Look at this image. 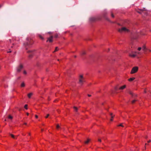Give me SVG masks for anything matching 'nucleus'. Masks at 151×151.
Wrapping results in <instances>:
<instances>
[{
    "label": "nucleus",
    "instance_id": "9d476101",
    "mask_svg": "<svg viewBox=\"0 0 151 151\" xmlns=\"http://www.w3.org/2000/svg\"><path fill=\"white\" fill-rule=\"evenodd\" d=\"M126 87V86L125 85L119 88V89H121V90H123V89H124V88H125Z\"/></svg>",
    "mask_w": 151,
    "mask_h": 151
},
{
    "label": "nucleus",
    "instance_id": "f03ea898",
    "mask_svg": "<svg viewBox=\"0 0 151 151\" xmlns=\"http://www.w3.org/2000/svg\"><path fill=\"white\" fill-rule=\"evenodd\" d=\"M83 77L82 75H80L79 77V83L80 85H82L83 82Z\"/></svg>",
    "mask_w": 151,
    "mask_h": 151
},
{
    "label": "nucleus",
    "instance_id": "c756f323",
    "mask_svg": "<svg viewBox=\"0 0 151 151\" xmlns=\"http://www.w3.org/2000/svg\"><path fill=\"white\" fill-rule=\"evenodd\" d=\"M49 116V114H47V116H45V118H47Z\"/></svg>",
    "mask_w": 151,
    "mask_h": 151
},
{
    "label": "nucleus",
    "instance_id": "6e6552de",
    "mask_svg": "<svg viewBox=\"0 0 151 151\" xmlns=\"http://www.w3.org/2000/svg\"><path fill=\"white\" fill-rule=\"evenodd\" d=\"M107 14V13L106 12H105L104 14V17L105 18V19L107 20L108 21H110L109 19L107 18L106 17V15Z\"/></svg>",
    "mask_w": 151,
    "mask_h": 151
},
{
    "label": "nucleus",
    "instance_id": "72a5a7b5",
    "mask_svg": "<svg viewBox=\"0 0 151 151\" xmlns=\"http://www.w3.org/2000/svg\"><path fill=\"white\" fill-rule=\"evenodd\" d=\"M24 45H29V44L28 43H27V44H24Z\"/></svg>",
    "mask_w": 151,
    "mask_h": 151
},
{
    "label": "nucleus",
    "instance_id": "49530a36",
    "mask_svg": "<svg viewBox=\"0 0 151 151\" xmlns=\"http://www.w3.org/2000/svg\"><path fill=\"white\" fill-rule=\"evenodd\" d=\"M29 135H30V133H29Z\"/></svg>",
    "mask_w": 151,
    "mask_h": 151
},
{
    "label": "nucleus",
    "instance_id": "a878e982",
    "mask_svg": "<svg viewBox=\"0 0 151 151\" xmlns=\"http://www.w3.org/2000/svg\"><path fill=\"white\" fill-rule=\"evenodd\" d=\"M56 128L57 129H59L60 128V126L58 124L56 126Z\"/></svg>",
    "mask_w": 151,
    "mask_h": 151
},
{
    "label": "nucleus",
    "instance_id": "2f4dec72",
    "mask_svg": "<svg viewBox=\"0 0 151 151\" xmlns=\"http://www.w3.org/2000/svg\"><path fill=\"white\" fill-rule=\"evenodd\" d=\"M24 74H26V73H27L25 71H24Z\"/></svg>",
    "mask_w": 151,
    "mask_h": 151
},
{
    "label": "nucleus",
    "instance_id": "a19ab883",
    "mask_svg": "<svg viewBox=\"0 0 151 151\" xmlns=\"http://www.w3.org/2000/svg\"><path fill=\"white\" fill-rule=\"evenodd\" d=\"M24 125H26L27 124V123H24Z\"/></svg>",
    "mask_w": 151,
    "mask_h": 151
},
{
    "label": "nucleus",
    "instance_id": "ddd939ff",
    "mask_svg": "<svg viewBox=\"0 0 151 151\" xmlns=\"http://www.w3.org/2000/svg\"><path fill=\"white\" fill-rule=\"evenodd\" d=\"M10 136L11 137L13 138L14 139H17L16 137H15L14 135L12 134H11Z\"/></svg>",
    "mask_w": 151,
    "mask_h": 151
},
{
    "label": "nucleus",
    "instance_id": "f8f14e48",
    "mask_svg": "<svg viewBox=\"0 0 151 151\" xmlns=\"http://www.w3.org/2000/svg\"><path fill=\"white\" fill-rule=\"evenodd\" d=\"M32 93H30L28 94V97L30 98L32 96Z\"/></svg>",
    "mask_w": 151,
    "mask_h": 151
},
{
    "label": "nucleus",
    "instance_id": "aec40b11",
    "mask_svg": "<svg viewBox=\"0 0 151 151\" xmlns=\"http://www.w3.org/2000/svg\"><path fill=\"white\" fill-rule=\"evenodd\" d=\"M24 108L26 109H28V108H27V104H25L24 105Z\"/></svg>",
    "mask_w": 151,
    "mask_h": 151
},
{
    "label": "nucleus",
    "instance_id": "0eeeda50",
    "mask_svg": "<svg viewBox=\"0 0 151 151\" xmlns=\"http://www.w3.org/2000/svg\"><path fill=\"white\" fill-rule=\"evenodd\" d=\"M129 93L130 95H131L132 97H134V96H137L136 95L134 94L133 92L131 91H130L129 92Z\"/></svg>",
    "mask_w": 151,
    "mask_h": 151
},
{
    "label": "nucleus",
    "instance_id": "b1692460",
    "mask_svg": "<svg viewBox=\"0 0 151 151\" xmlns=\"http://www.w3.org/2000/svg\"><path fill=\"white\" fill-rule=\"evenodd\" d=\"M110 115L111 116V118L112 119L114 117V116H113V114L112 113H111L110 114Z\"/></svg>",
    "mask_w": 151,
    "mask_h": 151
},
{
    "label": "nucleus",
    "instance_id": "423d86ee",
    "mask_svg": "<svg viewBox=\"0 0 151 151\" xmlns=\"http://www.w3.org/2000/svg\"><path fill=\"white\" fill-rule=\"evenodd\" d=\"M52 36H51L49 38H48L47 42L49 41L50 42H52Z\"/></svg>",
    "mask_w": 151,
    "mask_h": 151
},
{
    "label": "nucleus",
    "instance_id": "f3484780",
    "mask_svg": "<svg viewBox=\"0 0 151 151\" xmlns=\"http://www.w3.org/2000/svg\"><path fill=\"white\" fill-rule=\"evenodd\" d=\"M90 140V139H87V140L86 141V142H85L86 144H88Z\"/></svg>",
    "mask_w": 151,
    "mask_h": 151
},
{
    "label": "nucleus",
    "instance_id": "a211bd4d",
    "mask_svg": "<svg viewBox=\"0 0 151 151\" xmlns=\"http://www.w3.org/2000/svg\"><path fill=\"white\" fill-rule=\"evenodd\" d=\"M73 108L74 109V110L76 111H77V110H78V108L76 107H75V106H74L73 107Z\"/></svg>",
    "mask_w": 151,
    "mask_h": 151
},
{
    "label": "nucleus",
    "instance_id": "39448f33",
    "mask_svg": "<svg viewBox=\"0 0 151 151\" xmlns=\"http://www.w3.org/2000/svg\"><path fill=\"white\" fill-rule=\"evenodd\" d=\"M23 66L22 65H20L17 68V71L19 72L21 70Z\"/></svg>",
    "mask_w": 151,
    "mask_h": 151
},
{
    "label": "nucleus",
    "instance_id": "1a4fd4ad",
    "mask_svg": "<svg viewBox=\"0 0 151 151\" xmlns=\"http://www.w3.org/2000/svg\"><path fill=\"white\" fill-rule=\"evenodd\" d=\"M144 10H144L143 9H141L139 10V11H138L137 12L141 14L142 12H143Z\"/></svg>",
    "mask_w": 151,
    "mask_h": 151
},
{
    "label": "nucleus",
    "instance_id": "393cba45",
    "mask_svg": "<svg viewBox=\"0 0 151 151\" xmlns=\"http://www.w3.org/2000/svg\"><path fill=\"white\" fill-rule=\"evenodd\" d=\"M39 37L42 39L43 40V37L41 36V35H39Z\"/></svg>",
    "mask_w": 151,
    "mask_h": 151
},
{
    "label": "nucleus",
    "instance_id": "f257e3e1",
    "mask_svg": "<svg viewBox=\"0 0 151 151\" xmlns=\"http://www.w3.org/2000/svg\"><path fill=\"white\" fill-rule=\"evenodd\" d=\"M119 32H128L129 31V29L126 28V27H122L121 29H118Z\"/></svg>",
    "mask_w": 151,
    "mask_h": 151
},
{
    "label": "nucleus",
    "instance_id": "cd10ccee",
    "mask_svg": "<svg viewBox=\"0 0 151 151\" xmlns=\"http://www.w3.org/2000/svg\"><path fill=\"white\" fill-rule=\"evenodd\" d=\"M141 49H142L141 47H139V48H138V50L139 51H140V50H141Z\"/></svg>",
    "mask_w": 151,
    "mask_h": 151
},
{
    "label": "nucleus",
    "instance_id": "c85d7f7f",
    "mask_svg": "<svg viewBox=\"0 0 151 151\" xmlns=\"http://www.w3.org/2000/svg\"><path fill=\"white\" fill-rule=\"evenodd\" d=\"M58 37V34H56L55 35V36L54 37H56V38H57Z\"/></svg>",
    "mask_w": 151,
    "mask_h": 151
},
{
    "label": "nucleus",
    "instance_id": "8fccbe9b",
    "mask_svg": "<svg viewBox=\"0 0 151 151\" xmlns=\"http://www.w3.org/2000/svg\"><path fill=\"white\" fill-rule=\"evenodd\" d=\"M42 131H43V129H42Z\"/></svg>",
    "mask_w": 151,
    "mask_h": 151
},
{
    "label": "nucleus",
    "instance_id": "58836bf2",
    "mask_svg": "<svg viewBox=\"0 0 151 151\" xmlns=\"http://www.w3.org/2000/svg\"><path fill=\"white\" fill-rule=\"evenodd\" d=\"M134 38V39H137V37H134L133 38Z\"/></svg>",
    "mask_w": 151,
    "mask_h": 151
},
{
    "label": "nucleus",
    "instance_id": "7c9ffc66",
    "mask_svg": "<svg viewBox=\"0 0 151 151\" xmlns=\"http://www.w3.org/2000/svg\"><path fill=\"white\" fill-rule=\"evenodd\" d=\"M98 141L99 142H101V139H98Z\"/></svg>",
    "mask_w": 151,
    "mask_h": 151
},
{
    "label": "nucleus",
    "instance_id": "de8ad7c7",
    "mask_svg": "<svg viewBox=\"0 0 151 151\" xmlns=\"http://www.w3.org/2000/svg\"><path fill=\"white\" fill-rule=\"evenodd\" d=\"M149 51H150V52H151V50H149Z\"/></svg>",
    "mask_w": 151,
    "mask_h": 151
},
{
    "label": "nucleus",
    "instance_id": "4c0bfd02",
    "mask_svg": "<svg viewBox=\"0 0 151 151\" xmlns=\"http://www.w3.org/2000/svg\"><path fill=\"white\" fill-rule=\"evenodd\" d=\"M29 113H27V116H28V115H29Z\"/></svg>",
    "mask_w": 151,
    "mask_h": 151
},
{
    "label": "nucleus",
    "instance_id": "f704fd0d",
    "mask_svg": "<svg viewBox=\"0 0 151 151\" xmlns=\"http://www.w3.org/2000/svg\"><path fill=\"white\" fill-rule=\"evenodd\" d=\"M151 142V140H149V141H147V142H148V143H149V142Z\"/></svg>",
    "mask_w": 151,
    "mask_h": 151
},
{
    "label": "nucleus",
    "instance_id": "412c9836",
    "mask_svg": "<svg viewBox=\"0 0 151 151\" xmlns=\"http://www.w3.org/2000/svg\"><path fill=\"white\" fill-rule=\"evenodd\" d=\"M58 50V47H56L55 49V51H54V52H55Z\"/></svg>",
    "mask_w": 151,
    "mask_h": 151
},
{
    "label": "nucleus",
    "instance_id": "09e8293b",
    "mask_svg": "<svg viewBox=\"0 0 151 151\" xmlns=\"http://www.w3.org/2000/svg\"><path fill=\"white\" fill-rule=\"evenodd\" d=\"M6 119H5V121H6Z\"/></svg>",
    "mask_w": 151,
    "mask_h": 151
},
{
    "label": "nucleus",
    "instance_id": "c9c22d12",
    "mask_svg": "<svg viewBox=\"0 0 151 151\" xmlns=\"http://www.w3.org/2000/svg\"><path fill=\"white\" fill-rule=\"evenodd\" d=\"M88 96L89 97H90V96H91V95H90V94H88Z\"/></svg>",
    "mask_w": 151,
    "mask_h": 151
},
{
    "label": "nucleus",
    "instance_id": "c03bdc74",
    "mask_svg": "<svg viewBox=\"0 0 151 151\" xmlns=\"http://www.w3.org/2000/svg\"><path fill=\"white\" fill-rule=\"evenodd\" d=\"M147 136H146V137H145V138H147Z\"/></svg>",
    "mask_w": 151,
    "mask_h": 151
},
{
    "label": "nucleus",
    "instance_id": "6ab92c4d",
    "mask_svg": "<svg viewBox=\"0 0 151 151\" xmlns=\"http://www.w3.org/2000/svg\"><path fill=\"white\" fill-rule=\"evenodd\" d=\"M137 101V100L134 99L132 101V103L133 104L136 101Z\"/></svg>",
    "mask_w": 151,
    "mask_h": 151
},
{
    "label": "nucleus",
    "instance_id": "dca6fc26",
    "mask_svg": "<svg viewBox=\"0 0 151 151\" xmlns=\"http://www.w3.org/2000/svg\"><path fill=\"white\" fill-rule=\"evenodd\" d=\"M25 85V84L23 82L21 84V86L22 87H24Z\"/></svg>",
    "mask_w": 151,
    "mask_h": 151
},
{
    "label": "nucleus",
    "instance_id": "bb28decb",
    "mask_svg": "<svg viewBox=\"0 0 151 151\" xmlns=\"http://www.w3.org/2000/svg\"><path fill=\"white\" fill-rule=\"evenodd\" d=\"M118 126H121V127H124L122 124H120Z\"/></svg>",
    "mask_w": 151,
    "mask_h": 151
},
{
    "label": "nucleus",
    "instance_id": "473e14b6",
    "mask_svg": "<svg viewBox=\"0 0 151 151\" xmlns=\"http://www.w3.org/2000/svg\"><path fill=\"white\" fill-rule=\"evenodd\" d=\"M35 118H38V116L37 115H35Z\"/></svg>",
    "mask_w": 151,
    "mask_h": 151
},
{
    "label": "nucleus",
    "instance_id": "a18cd8bd",
    "mask_svg": "<svg viewBox=\"0 0 151 151\" xmlns=\"http://www.w3.org/2000/svg\"><path fill=\"white\" fill-rule=\"evenodd\" d=\"M103 139H105V138H103Z\"/></svg>",
    "mask_w": 151,
    "mask_h": 151
},
{
    "label": "nucleus",
    "instance_id": "ea45409f",
    "mask_svg": "<svg viewBox=\"0 0 151 151\" xmlns=\"http://www.w3.org/2000/svg\"><path fill=\"white\" fill-rule=\"evenodd\" d=\"M84 54V52H83V53H82V55H83Z\"/></svg>",
    "mask_w": 151,
    "mask_h": 151
},
{
    "label": "nucleus",
    "instance_id": "7ed1b4c3",
    "mask_svg": "<svg viewBox=\"0 0 151 151\" xmlns=\"http://www.w3.org/2000/svg\"><path fill=\"white\" fill-rule=\"evenodd\" d=\"M138 69V68L137 67H133L131 73L133 74L135 73L137 71Z\"/></svg>",
    "mask_w": 151,
    "mask_h": 151
},
{
    "label": "nucleus",
    "instance_id": "79ce46f5",
    "mask_svg": "<svg viewBox=\"0 0 151 151\" xmlns=\"http://www.w3.org/2000/svg\"><path fill=\"white\" fill-rule=\"evenodd\" d=\"M110 120H111V121H113V119H110Z\"/></svg>",
    "mask_w": 151,
    "mask_h": 151
},
{
    "label": "nucleus",
    "instance_id": "e433bc0d",
    "mask_svg": "<svg viewBox=\"0 0 151 151\" xmlns=\"http://www.w3.org/2000/svg\"><path fill=\"white\" fill-rule=\"evenodd\" d=\"M147 145V143H145V145ZM145 149H146V146H145Z\"/></svg>",
    "mask_w": 151,
    "mask_h": 151
},
{
    "label": "nucleus",
    "instance_id": "2eb2a0df",
    "mask_svg": "<svg viewBox=\"0 0 151 151\" xmlns=\"http://www.w3.org/2000/svg\"><path fill=\"white\" fill-rule=\"evenodd\" d=\"M129 56L130 57L134 58V57H135L136 55H134V54H130L129 55Z\"/></svg>",
    "mask_w": 151,
    "mask_h": 151
},
{
    "label": "nucleus",
    "instance_id": "4be33fe9",
    "mask_svg": "<svg viewBox=\"0 0 151 151\" xmlns=\"http://www.w3.org/2000/svg\"><path fill=\"white\" fill-rule=\"evenodd\" d=\"M111 16L113 18H114V15L112 13V12H111Z\"/></svg>",
    "mask_w": 151,
    "mask_h": 151
},
{
    "label": "nucleus",
    "instance_id": "3c124183",
    "mask_svg": "<svg viewBox=\"0 0 151 151\" xmlns=\"http://www.w3.org/2000/svg\"><path fill=\"white\" fill-rule=\"evenodd\" d=\"M58 61H59V59H58Z\"/></svg>",
    "mask_w": 151,
    "mask_h": 151
},
{
    "label": "nucleus",
    "instance_id": "9b49d317",
    "mask_svg": "<svg viewBox=\"0 0 151 151\" xmlns=\"http://www.w3.org/2000/svg\"><path fill=\"white\" fill-rule=\"evenodd\" d=\"M135 78H129V79H128V80L129 81H133V80H134V79H135Z\"/></svg>",
    "mask_w": 151,
    "mask_h": 151
},
{
    "label": "nucleus",
    "instance_id": "20e7f679",
    "mask_svg": "<svg viewBox=\"0 0 151 151\" xmlns=\"http://www.w3.org/2000/svg\"><path fill=\"white\" fill-rule=\"evenodd\" d=\"M98 19L97 18L94 17H91L89 18L90 21L91 22H95Z\"/></svg>",
    "mask_w": 151,
    "mask_h": 151
},
{
    "label": "nucleus",
    "instance_id": "37998d69",
    "mask_svg": "<svg viewBox=\"0 0 151 151\" xmlns=\"http://www.w3.org/2000/svg\"><path fill=\"white\" fill-rule=\"evenodd\" d=\"M11 52V51H9V52Z\"/></svg>",
    "mask_w": 151,
    "mask_h": 151
},
{
    "label": "nucleus",
    "instance_id": "4468645a",
    "mask_svg": "<svg viewBox=\"0 0 151 151\" xmlns=\"http://www.w3.org/2000/svg\"><path fill=\"white\" fill-rule=\"evenodd\" d=\"M13 117L11 115H9L8 116V118L11 119H12Z\"/></svg>",
    "mask_w": 151,
    "mask_h": 151
},
{
    "label": "nucleus",
    "instance_id": "5701e85b",
    "mask_svg": "<svg viewBox=\"0 0 151 151\" xmlns=\"http://www.w3.org/2000/svg\"><path fill=\"white\" fill-rule=\"evenodd\" d=\"M142 49L143 50H145L146 49V47L145 46H144L142 47Z\"/></svg>",
    "mask_w": 151,
    "mask_h": 151
}]
</instances>
